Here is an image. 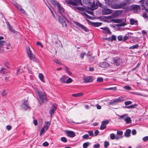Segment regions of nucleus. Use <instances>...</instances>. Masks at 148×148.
Masks as SVG:
<instances>
[{
  "instance_id": "nucleus-1",
  "label": "nucleus",
  "mask_w": 148,
  "mask_h": 148,
  "mask_svg": "<svg viewBox=\"0 0 148 148\" xmlns=\"http://www.w3.org/2000/svg\"><path fill=\"white\" fill-rule=\"evenodd\" d=\"M35 90L39 96L40 102L43 103L47 100L46 96L43 91H40L37 88L35 89ZM40 103H41L40 102Z\"/></svg>"
},
{
  "instance_id": "nucleus-2",
  "label": "nucleus",
  "mask_w": 148,
  "mask_h": 148,
  "mask_svg": "<svg viewBox=\"0 0 148 148\" xmlns=\"http://www.w3.org/2000/svg\"><path fill=\"white\" fill-rule=\"evenodd\" d=\"M111 8L114 9H126L128 8L127 7V3L125 2H122L121 3L114 4L111 5Z\"/></svg>"
},
{
  "instance_id": "nucleus-3",
  "label": "nucleus",
  "mask_w": 148,
  "mask_h": 148,
  "mask_svg": "<svg viewBox=\"0 0 148 148\" xmlns=\"http://www.w3.org/2000/svg\"><path fill=\"white\" fill-rule=\"evenodd\" d=\"M51 1L53 4L57 6L58 8V12L60 14V15H65V13L64 11V9L63 7L61 6L59 3L56 2L54 0H51Z\"/></svg>"
},
{
  "instance_id": "nucleus-4",
  "label": "nucleus",
  "mask_w": 148,
  "mask_h": 148,
  "mask_svg": "<svg viewBox=\"0 0 148 148\" xmlns=\"http://www.w3.org/2000/svg\"><path fill=\"white\" fill-rule=\"evenodd\" d=\"M58 19L63 27H65L66 26V19L65 17V15H59Z\"/></svg>"
},
{
  "instance_id": "nucleus-5",
  "label": "nucleus",
  "mask_w": 148,
  "mask_h": 148,
  "mask_svg": "<svg viewBox=\"0 0 148 148\" xmlns=\"http://www.w3.org/2000/svg\"><path fill=\"white\" fill-rule=\"evenodd\" d=\"M112 21L113 22L116 23H120L119 25L120 26H124L126 25L125 23L124 22H122L123 20L122 19H113L112 20Z\"/></svg>"
},
{
  "instance_id": "nucleus-6",
  "label": "nucleus",
  "mask_w": 148,
  "mask_h": 148,
  "mask_svg": "<svg viewBox=\"0 0 148 148\" xmlns=\"http://www.w3.org/2000/svg\"><path fill=\"white\" fill-rule=\"evenodd\" d=\"M131 8L136 13H138L140 11V7L139 5H133L132 6Z\"/></svg>"
},
{
  "instance_id": "nucleus-7",
  "label": "nucleus",
  "mask_w": 148,
  "mask_h": 148,
  "mask_svg": "<svg viewBox=\"0 0 148 148\" xmlns=\"http://www.w3.org/2000/svg\"><path fill=\"white\" fill-rule=\"evenodd\" d=\"M70 4L74 6H77L79 4L82 5L81 2V0H75L73 1H70L69 2Z\"/></svg>"
},
{
  "instance_id": "nucleus-8",
  "label": "nucleus",
  "mask_w": 148,
  "mask_h": 148,
  "mask_svg": "<svg viewBox=\"0 0 148 148\" xmlns=\"http://www.w3.org/2000/svg\"><path fill=\"white\" fill-rule=\"evenodd\" d=\"M109 123V121L107 120L103 121L102 122L101 125L100 126V129L103 130L106 127V125Z\"/></svg>"
},
{
  "instance_id": "nucleus-9",
  "label": "nucleus",
  "mask_w": 148,
  "mask_h": 148,
  "mask_svg": "<svg viewBox=\"0 0 148 148\" xmlns=\"http://www.w3.org/2000/svg\"><path fill=\"white\" fill-rule=\"evenodd\" d=\"M113 60V64L117 66L119 65L120 63L121 62L120 58L118 57L114 58Z\"/></svg>"
},
{
  "instance_id": "nucleus-10",
  "label": "nucleus",
  "mask_w": 148,
  "mask_h": 148,
  "mask_svg": "<svg viewBox=\"0 0 148 148\" xmlns=\"http://www.w3.org/2000/svg\"><path fill=\"white\" fill-rule=\"evenodd\" d=\"M74 23L77 26H79V27L81 28L82 29L84 30L85 31H88L87 29L84 25L78 23V22L75 21H74Z\"/></svg>"
},
{
  "instance_id": "nucleus-11",
  "label": "nucleus",
  "mask_w": 148,
  "mask_h": 148,
  "mask_svg": "<svg viewBox=\"0 0 148 148\" xmlns=\"http://www.w3.org/2000/svg\"><path fill=\"white\" fill-rule=\"evenodd\" d=\"M27 52L29 57L31 59H33L35 58V56L33 55L29 48H27Z\"/></svg>"
},
{
  "instance_id": "nucleus-12",
  "label": "nucleus",
  "mask_w": 148,
  "mask_h": 148,
  "mask_svg": "<svg viewBox=\"0 0 148 148\" xmlns=\"http://www.w3.org/2000/svg\"><path fill=\"white\" fill-rule=\"evenodd\" d=\"M124 98L123 97H119L118 98L115 99L113 101L110 103V104H113L115 103L121 102L124 100Z\"/></svg>"
},
{
  "instance_id": "nucleus-13",
  "label": "nucleus",
  "mask_w": 148,
  "mask_h": 148,
  "mask_svg": "<svg viewBox=\"0 0 148 148\" xmlns=\"http://www.w3.org/2000/svg\"><path fill=\"white\" fill-rule=\"evenodd\" d=\"M57 105L56 104H54L52 105L51 109L50 110V112L51 116L54 114V112L57 109Z\"/></svg>"
},
{
  "instance_id": "nucleus-14",
  "label": "nucleus",
  "mask_w": 148,
  "mask_h": 148,
  "mask_svg": "<svg viewBox=\"0 0 148 148\" xmlns=\"http://www.w3.org/2000/svg\"><path fill=\"white\" fill-rule=\"evenodd\" d=\"M68 77L64 75L62 76L59 79V81L62 83H66Z\"/></svg>"
},
{
  "instance_id": "nucleus-15",
  "label": "nucleus",
  "mask_w": 148,
  "mask_h": 148,
  "mask_svg": "<svg viewBox=\"0 0 148 148\" xmlns=\"http://www.w3.org/2000/svg\"><path fill=\"white\" fill-rule=\"evenodd\" d=\"M112 11L109 9H104L102 10V14L103 15H107L111 14Z\"/></svg>"
},
{
  "instance_id": "nucleus-16",
  "label": "nucleus",
  "mask_w": 148,
  "mask_h": 148,
  "mask_svg": "<svg viewBox=\"0 0 148 148\" xmlns=\"http://www.w3.org/2000/svg\"><path fill=\"white\" fill-rule=\"evenodd\" d=\"M66 133L68 136L70 137H73L75 135L74 132L72 131H66Z\"/></svg>"
},
{
  "instance_id": "nucleus-17",
  "label": "nucleus",
  "mask_w": 148,
  "mask_h": 148,
  "mask_svg": "<svg viewBox=\"0 0 148 148\" xmlns=\"http://www.w3.org/2000/svg\"><path fill=\"white\" fill-rule=\"evenodd\" d=\"M123 132L121 131H117V134L116 135L117 137V138L118 140L122 139L123 138Z\"/></svg>"
},
{
  "instance_id": "nucleus-18",
  "label": "nucleus",
  "mask_w": 148,
  "mask_h": 148,
  "mask_svg": "<svg viewBox=\"0 0 148 148\" xmlns=\"http://www.w3.org/2000/svg\"><path fill=\"white\" fill-rule=\"evenodd\" d=\"M21 107L25 110H27L29 109V106L28 104L27 101H25L22 104Z\"/></svg>"
},
{
  "instance_id": "nucleus-19",
  "label": "nucleus",
  "mask_w": 148,
  "mask_h": 148,
  "mask_svg": "<svg viewBox=\"0 0 148 148\" xmlns=\"http://www.w3.org/2000/svg\"><path fill=\"white\" fill-rule=\"evenodd\" d=\"M100 29H103V32L105 33H107L108 34H111V32L110 31L108 28L107 27H101Z\"/></svg>"
},
{
  "instance_id": "nucleus-20",
  "label": "nucleus",
  "mask_w": 148,
  "mask_h": 148,
  "mask_svg": "<svg viewBox=\"0 0 148 148\" xmlns=\"http://www.w3.org/2000/svg\"><path fill=\"white\" fill-rule=\"evenodd\" d=\"M4 38L3 36H0V47H2L3 46L6 45L7 44L5 41L2 40Z\"/></svg>"
},
{
  "instance_id": "nucleus-21",
  "label": "nucleus",
  "mask_w": 148,
  "mask_h": 148,
  "mask_svg": "<svg viewBox=\"0 0 148 148\" xmlns=\"http://www.w3.org/2000/svg\"><path fill=\"white\" fill-rule=\"evenodd\" d=\"M93 78L91 76H88L84 80V82L85 83L91 82L93 81Z\"/></svg>"
},
{
  "instance_id": "nucleus-22",
  "label": "nucleus",
  "mask_w": 148,
  "mask_h": 148,
  "mask_svg": "<svg viewBox=\"0 0 148 148\" xmlns=\"http://www.w3.org/2000/svg\"><path fill=\"white\" fill-rule=\"evenodd\" d=\"M99 66L102 68H106L109 66V64L106 62L101 63L99 64Z\"/></svg>"
},
{
  "instance_id": "nucleus-23",
  "label": "nucleus",
  "mask_w": 148,
  "mask_h": 148,
  "mask_svg": "<svg viewBox=\"0 0 148 148\" xmlns=\"http://www.w3.org/2000/svg\"><path fill=\"white\" fill-rule=\"evenodd\" d=\"M51 125L50 122L49 121H46L45 123V125L43 127L45 128V131H46L49 128Z\"/></svg>"
},
{
  "instance_id": "nucleus-24",
  "label": "nucleus",
  "mask_w": 148,
  "mask_h": 148,
  "mask_svg": "<svg viewBox=\"0 0 148 148\" xmlns=\"http://www.w3.org/2000/svg\"><path fill=\"white\" fill-rule=\"evenodd\" d=\"M110 137L111 139L112 140L115 139L116 140H118V139L117 138V136L116 135H115L114 134H110Z\"/></svg>"
},
{
  "instance_id": "nucleus-25",
  "label": "nucleus",
  "mask_w": 148,
  "mask_h": 148,
  "mask_svg": "<svg viewBox=\"0 0 148 148\" xmlns=\"http://www.w3.org/2000/svg\"><path fill=\"white\" fill-rule=\"evenodd\" d=\"M124 121L126 122L127 124L130 123L132 122L131 118L128 116L126 117V118L124 119Z\"/></svg>"
},
{
  "instance_id": "nucleus-26",
  "label": "nucleus",
  "mask_w": 148,
  "mask_h": 148,
  "mask_svg": "<svg viewBox=\"0 0 148 148\" xmlns=\"http://www.w3.org/2000/svg\"><path fill=\"white\" fill-rule=\"evenodd\" d=\"M131 130L130 129H127L126 130L125 132V136L126 137H129L130 136V134Z\"/></svg>"
},
{
  "instance_id": "nucleus-27",
  "label": "nucleus",
  "mask_w": 148,
  "mask_h": 148,
  "mask_svg": "<svg viewBox=\"0 0 148 148\" xmlns=\"http://www.w3.org/2000/svg\"><path fill=\"white\" fill-rule=\"evenodd\" d=\"M38 77L40 80L42 82H45V81L44 80V76L42 73H39L38 75Z\"/></svg>"
},
{
  "instance_id": "nucleus-28",
  "label": "nucleus",
  "mask_w": 148,
  "mask_h": 148,
  "mask_svg": "<svg viewBox=\"0 0 148 148\" xmlns=\"http://www.w3.org/2000/svg\"><path fill=\"white\" fill-rule=\"evenodd\" d=\"M130 23L131 25H137L138 24V21L136 20H135L133 19H131L130 20Z\"/></svg>"
},
{
  "instance_id": "nucleus-29",
  "label": "nucleus",
  "mask_w": 148,
  "mask_h": 148,
  "mask_svg": "<svg viewBox=\"0 0 148 148\" xmlns=\"http://www.w3.org/2000/svg\"><path fill=\"white\" fill-rule=\"evenodd\" d=\"M128 114H124L123 115H119V119H124H124L126 118V117L128 116Z\"/></svg>"
},
{
  "instance_id": "nucleus-30",
  "label": "nucleus",
  "mask_w": 148,
  "mask_h": 148,
  "mask_svg": "<svg viewBox=\"0 0 148 148\" xmlns=\"http://www.w3.org/2000/svg\"><path fill=\"white\" fill-rule=\"evenodd\" d=\"M83 93L82 92H80L76 94H73L72 96L74 97H79L83 95Z\"/></svg>"
},
{
  "instance_id": "nucleus-31",
  "label": "nucleus",
  "mask_w": 148,
  "mask_h": 148,
  "mask_svg": "<svg viewBox=\"0 0 148 148\" xmlns=\"http://www.w3.org/2000/svg\"><path fill=\"white\" fill-rule=\"evenodd\" d=\"M139 47V45L138 44H136L130 47H129V49H137Z\"/></svg>"
},
{
  "instance_id": "nucleus-32",
  "label": "nucleus",
  "mask_w": 148,
  "mask_h": 148,
  "mask_svg": "<svg viewBox=\"0 0 148 148\" xmlns=\"http://www.w3.org/2000/svg\"><path fill=\"white\" fill-rule=\"evenodd\" d=\"M103 79L101 77H98L97 79V81L99 83L102 82L103 81Z\"/></svg>"
},
{
  "instance_id": "nucleus-33",
  "label": "nucleus",
  "mask_w": 148,
  "mask_h": 148,
  "mask_svg": "<svg viewBox=\"0 0 148 148\" xmlns=\"http://www.w3.org/2000/svg\"><path fill=\"white\" fill-rule=\"evenodd\" d=\"M123 12V11L122 10H118L116 11L115 13L116 15L119 16Z\"/></svg>"
},
{
  "instance_id": "nucleus-34",
  "label": "nucleus",
  "mask_w": 148,
  "mask_h": 148,
  "mask_svg": "<svg viewBox=\"0 0 148 148\" xmlns=\"http://www.w3.org/2000/svg\"><path fill=\"white\" fill-rule=\"evenodd\" d=\"M101 23H93V25L95 27H99L101 25Z\"/></svg>"
},
{
  "instance_id": "nucleus-35",
  "label": "nucleus",
  "mask_w": 148,
  "mask_h": 148,
  "mask_svg": "<svg viewBox=\"0 0 148 148\" xmlns=\"http://www.w3.org/2000/svg\"><path fill=\"white\" fill-rule=\"evenodd\" d=\"M65 69L66 70V73L69 75H71V73L69 70V68L68 67H67L65 66Z\"/></svg>"
},
{
  "instance_id": "nucleus-36",
  "label": "nucleus",
  "mask_w": 148,
  "mask_h": 148,
  "mask_svg": "<svg viewBox=\"0 0 148 148\" xmlns=\"http://www.w3.org/2000/svg\"><path fill=\"white\" fill-rule=\"evenodd\" d=\"M14 5L18 10L20 11V9L22 8L21 6L17 3H15Z\"/></svg>"
},
{
  "instance_id": "nucleus-37",
  "label": "nucleus",
  "mask_w": 148,
  "mask_h": 148,
  "mask_svg": "<svg viewBox=\"0 0 148 148\" xmlns=\"http://www.w3.org/2000/svg\"><path fill=\"white\" fill-rule=\"evenodd\" d=\"M103 90H115L116 89V87L110 88H105L103 89Z\"/></svg>"
},
{
  "instance_id": "nucleus-38",
  "label": "nucleus",
  "mask_w": 148,
  "mask_h": 148,
  "mask_svg": "<svg viewBox=\"0 0 148 148\" xmlns=\"http://www.w3.org/2000/svg\"><path fill=\"white\" fill-rule=\"evenodd\" d=\"M73 81V80L70 77H68V79L66 80V83L67 84H69L70 83H71V82H72Z\"/></svg>"
},
{
  "instance_id": "nucleus-39",
  "label": "nucleus",
  "mask_w": 148,
  "mask_h": 148,
  "mask_svg": "<svg viewBox=\"0 0 148 148\" xmlns=\"http://www.w3.org/2000/svg\"><path fill=\"white\" fill-rule=\"evenodd\" d=\"M89 145V143L88 142L85 143L83 144V147L84 148H87Z\"/></svg>"
},
{
  "instance_id": "nucleus-40",
  "label": "nucleus",
  "mask_w": 148,
  "mask_h": 148,
  "mask_svg": "<svg viewBox=\"0 0 148 148\" xmlns=\"http://www.w3.org/2000/svg\"><path fill=\"white\" fill-rule=\"evenodd\" d=\"M45 131H46L45 128L44 127L42 128L40 131V136H41L42 134Z\"/></svg>"
},
{
  "instance_id": "nucleus-41",
  "label": "nucleus",
  "mask_w": 148,
  "mask_h": 148,
  "mask_svg": "<svg viewBox=\"0 0 148 148\" xmlns=\"http://www.w3.org/2000/svg\"><path fill=\"white\" fill-rule=\"evenodd\" d=\"M53 61L54 62H55V63H57V64H61V62H60V61L57 59H55L53 60Z\"/></svg>"
},
{
  "instance_id": "nucleus-42",
  "label": "nucleus",
  "mask_w": 148,
  "mask_h": 148,
  "mask_svg": "<svg viewBox=\"0 0 148 148\" xmlns=\"http://www.w3.org/2000/svg\"><path fill=\"white\" fill-rule=\"evenodd\" d=\"M61 140L62 142L66 143L67 141V140L65 137H62L61 138Z\"/></svg>"
},
{
  "instance_id": "nucleus-43",
  "label": "nucleus",
  "mask_w": 148,
  "mask_h": 148,
  "mask_svg": "<svg viewBox=\"0 0 148 148\" xmlns=\"http://www.w3.org/2000/svg\"><path fill=\"white\" fill-rule=\"evenodd\" d=\"M143 140L144 142L147 141L148 140V136H146L143 138Z\"/></svg>"
},
{
  "instance_id": "nucleus-44",
  "label": "nucleus",
  "mask_w": 148,
  "mask_h": 148,
  "mask_svg": "<svg viewBox=\"0 0 148 148\" xmlns=\"http://www.w3.org/2000/svg\"><path fill=\"white\" fill-rule=\"evenodd\" d=\"M111 41L116 40V37L115 36L112 35L111 37Z\"/></svg>"
},
{
  "instance_id": "nucleus-45",
  "label": "nucleus",
  "mask_w": 148,
  "mask_h": 148,
  "mask_svg": "<svg viewBox=\"0 0 148 148\" xmlns=\"http://www.w3.org/2000/svg\"><path fill=\"white\" fill-rule=\"evenodd\" d=\"M104 147L105 148H107L108 146L109 145V142L107 141H105L104 142Z\"/></svg>"
},
{
  "instance_id": "nucleus-46",
  "label": "nucleus",
  "mask_w": 148,
  "mask_h": 148,
  "mask_svg": "<svg viewBox=\"0 0 148 148\" xmlns=\"http://www.w3.org/2000/svg\"><path fill=\"white\" fill-rule=\"evenodd\" d=\"M117 38L119 41H122L123 40V37L121 35L118 36L117 37Z\"/></svg>"
},
{
  "instance_id": "nucleus-47",
  "label": "nucleus",
  "mask_w": 148,
  "mask_h": 148,
  "mask_svg": "<svg viewBox=\"0 0 148 148\" xmlns=\"http://www.w3.org/2000/svg\"><path fill=\"white\" fill-rule=\"evenodd\" d=\"M136 104H134V105H132L129 106H126L125 107L126 108H134V106H136Z\"/></svg>"
},
{
  "instance_id": "nucleus-48",
  "label": "nucleus",
  "mask_w": 148,
  "mask_h": 148,
  "mask_svg": "<svg viewBox=\"0 0 148 148\" xmlns=\"http://www.w3.org/2000/svg\"><path fill=\"white\" fill-rule=\"evenodd\" d=\"M132 103V102L130 101H127L125 102V105H128L131 104Z\"/></svg>"
},
{
  "instance_id": "nucleus-49",
  "label": "nucleus",
  "mask_w": 148,
  "mask_h": 148,
  "mask_svg": "<svg viewBox=\"0 0 148 148\" xmlns=\"http://www.w3.org/2000/svg\"><path fill=\"white\" fill-rule=\"evenodd\" d=\"M129 38V37L128 36H125L123 37V40L125 41L127 40Z\"/></svg>"
},
{
  "instance_id": "nucleus-50",
  "label": "nucleus",
  "mask_w": 148,
  "mask_h": 148,
  "mask_svg": "<svg viewBox=\"0 0 148 148\" xmlns=\"http://www.w3.org/2000/svg\"><path fill=\"white\" fill-rule=\"evenodd\" d=\"M86 54L85 52H84L83 53H81V54H80V57L82 59H83L84 58V55Z\"/></svg>"
},
{
  "instance_id": "nucleus-51",
  "label": "nucleus",
  "mask_w": 148,
  "mask_h": 148,
  "mask_svg": "<svg viewBox=\"0 0 148 148\" xmlns=\"http://www.w3.org/2000/svg\"><path fill=\"white\" fill-rule=\"evenodd\" d=\"M36 44L37 45L40 46L42 48L43 47V45H42V44L39 42H36Z\"/></svg>"
},
{
  "instance_id": "nucleus-52",
  "label": "nucleus",
  "mask_w": 148,
  "mask_h": 148,
  "mask_svg": "<svg viewBox=\"0 0 148 148\" xmlns=\"http://www.w3.org/2000/svg\"><path fill=\"white\" fill-rule=\"evenodd\" d=\"M82 137L84 139H88L89 137V135L88 134H85Z\"/></svg>"
},
{
  "instance_id": "nucleus-53",
  "label": "nucleus",
  "mask_w": 148,
  "mask_h": 148,
  "mask_svg": "<svg viewBox=\"0 0 148 148\" xmlns=\"http://www.w3.org/2000/svg\"><path fill=\"white\" fill-rule=\"evenodd\" d=\"M88 134L90 136H93V131H89L88 132Z\"/></svg>"
},
{
  "instance_id": "nucleus-54",
  "label": "nucleus",
  "mask_w": 148,
  "mask_h": 148,
  "mask_svg": "<svg viewBox=\"0 0 148 148\" xmlns=\"http://www.w3.org/2000/svg\"><path fill=\"white\" fill-rule=\"evenodd\" d=\"M49 145V143L47 142H44L43 144L42 145L44 147H46Z\"/></svg>"
},
{
  "instance_id": "nucleus-55",
  "label": "nucleus",
  "mask_w": 148,
  "mask_h": 148,
  "mask_svg": "<svg viewBox=\"0 0 148 148\" xmlns=\"http://www.w3.org/2000/svg\"><path fill=\"white\" fill-rule=\"evenodd\" d=\"M124 88L127 90H130L131 89V88L128 86H125Z\"/></svg>"
},
{
  "instance_id": "nucleus-56",
  "label": "nucleus",
  "mask_w": 148,
  "mask_h": 148,
  "mask_svg": "<svg viewBox=\"0 0 148 148\" xmlns=\"http://www.w3.org/2000/svg\"><path fill=\"white\" fill-rule=\"evenodd\" d=\"M100 147V145L99 144L94 145L93 147L95 148H98Z\"/></svg>"
},
{
  "instance_id": "nucleus-57",
  "label": "nucleus",
  "mask_w": 148,
  "mask_h": 148,
  "mask_svg": "<svg viewBox=\"0 0 148 148\" xmlns=\"http://www.w3.org/2000/svg\"><path fill=\"white\" fill-rule=\"evenodd\" d=\"M136 133V131L134 130V129L132 130V134L133 135H135Z\"/></svg>"
},
{
  "instance_id": "nucleus-58",
  "label": "nucleus",
  "mask_w": 148,
  "mask_h": 148,
  "mask_svg": "<svg viewBox=\"0 0 148 148\" xmlns=\"http://www.w3.org/2000/svg\"><path fill=\"white\" fill-rule=\"evenodd\" d=\"M20 11L21 12V13H23L24 14H25L26 13L25 11L22 8L20 9Z\"/></svg>"
},
{
  "instance_id": "nucleus-59",
  "label": "nucleus",
  "mask_w": 148,
  "mask_h": 148,
  "mask_svg": "<svg viewBox=\"0 0 148 148\" xmlns=\"http://www.w3.org/2000/svg\"><path fill=\"white\" fill-rule=\"evenodd\" d=\"M76 8L78 10H84V8L82 7H77Z\"/></svg>"
},
{
  "instance_id": "nucleus-60",
  "label": "nucleus",
  "mask_w": 148,
  "mask_h": 148,
  "mask_svg": "<svg viewBox=\"0 0 148 148\" xmlns=\"http://www.w3.org/2000/svg\"><path fill=\"white\" fill-rule=\"evenodd\" d=\"M9 28L11 31L13 32H15V30L12 28L11 26H9Z\"/></svg>"
},
{
  "instance_id": "nucleus-61",
  "label": "nucleus",
  "mask_w": 148,
  "mask_h": 148,
  "mask_svg": "<svg viewBox=\"0 0 148 148\" xmlns=\"http://www.w3.org/2000/svg\"><path fill=\"white\" fill-rule=\"evenodd\" d=\"M99 131L98 130H95L94 133L95 135L96 136L98 135L99 134Z\"/></svg>"
},
{
  "instance_id": "nucleus-62",
  "label": "nucleus",
  "mask_w": 148,
  "mask_h": 148,
  "mask_svg": "<svg viewBox=\"0 0 148 148\" xmlns=\"http://www.w3.org/2000/svg\"><path fill=\"white\" fill-rule=\"evenodd\" d=\"M6 129L8 130H9L11 129V127L10 125H7L6 126Z\"/></svg>"
},
{
  "instance_id": "nucleus-63",
  "label": "nucleus",
  "mask_w": 148,
  "mask_h": 148,
  "mask_svg": "<svg viewBox=\"0 0 148 148\" xmlns=\"http://www.w3.org/2000/svg\"><path fill=\"white\" fill-rule=\"evenodd\" d=\"M143 16L145 18H146L148 17V16L147 15V14L146 13H143Z\"/></svg>"
},
{
  "instance_id": "nucleus-64",
  "label": "nucleus",
  "mask_w": 148,
  "mask_h": 148,
  "mask_svg": "<svg viewBox=\"0 0 148 148\" xmlns=\"http://www.w3.org/2000/svg\"><path fill=\"white\" fill-rule=\"evenodd\" d=\"M86 12L90 14L91 15H92L93 14V12L91 11H89L88 10H87Z\"/></svg>"
}]
</instances>
